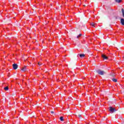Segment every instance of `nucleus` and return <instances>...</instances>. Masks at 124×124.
<instances>
[{"label": "nucleus", "instance_id": "39448f33", "mask_svg": "<svg viewBox=\"0 0 124 124\" xmlns=\"http://www.w3.org/2000/svg\"><path fill=\"white\" fill-rule=\"evenodd\" d=\"M121 23L122 25H123V26L124 25V18L121 19Z\"/></svg>", "mask_w": 124, "mask_h": 124}, {"label": "nucleus", "instance_id": "6e6552de", "mask_svg": "<svg viewBox=\"0 0 124 124\" xmlns=\"http://www.w3.org/2000/svg\"><path fill=\"white\" fill-rule=\"evenodd\" d=\"M116 2H118V3H120V2H122V0H115Z\"/></svg>", "mask_w": 124, "mask_h": 124}, {"label": "nucleus", "instance_id": "f3484780", "mask_svg": "<svg viewBox=\"0 0 124 124\" xmlns=\"http://www.w3.org/2000/svg\"><path fill=\"white\" fill-rule=\"evenodd\" d=\"M78 117H79V118H81V115H78Z\"/></svg>", "mask_w": 124, "mask_h": 124}, {"label": "nucleus", "instance_id": "f03ea898", "mask_svg": "<svg viewBox=\"0 0 124 124\" xmlns=\"http://www.w3.org/2000/svg\"><path fill=\"white\" fill-rule=\"evenodd\" d=\"M109 110L110 112H111V113H114V111H117V110H116L115 109V108H113L112 107H110L109 108Z\"/></svg>", "mask_w": 124, "mask_h": 124}, {"label": "nucleus", "instance_id": "dca6fc26", "mask_svg": "<svg viewBox=\"0 0 124 124\" xmlns=\"http://www.w3.org/2000/svg\"><path fill=\"white\" fill-rule=\"evenodd\" d=\"M51 114H54V111H51Z\"/></svg>", "mask_w": 124, "mask_h": 124}, {"label": "nucleus", "instance_id": "2eb2a0df", "mask_svg": "<svg viewBox=\"0 0 124 124\" xmlns=\"http://www.w3.org/2000/svg\"><path fill=\"white\" fill-rule=\"evenodd\" d=\"M38 65H41V64L39 62L38 63Z\"/></svg>", "mask_w": 124, "mask_h": 124}, {"label": "nucleus", "instance_id": "423d86ee", "mask_svg": "<svg viewBox=\"0 0 124 124\" xmlns=\"http://www.w3.org/2000/svg\"><path fill=\"white\" fill-rule=\"evenodd\" d=\"M27 69V67L24 66L23 68L21 69L22 71H26Z\"/></svg>", "mask_w": 124, "mask_h": 124}, {"label": "nucleus", "instance_id": "4468645a", "mask_svg": "<svg viewBox=\"0 0 124 124\" xmlns=\"http://www.w3.org/2000/svg\"><path fill=\"white\" fill-rule=\"evenodd\" d=\"M80 36H82V34H79L77 36V38H79V37H80Z\"/></svg>", "mask_w": 124, "mask_h": 124}, {"label": "nucleus", "instance_id": "9b49d317", "mask_svg": "<svg viewBox=\"0 0 124 124\" xmlns=\"http://www.w3.org/2000/svg\"><path fill=\"white\" fill-rule=\"evenodd\" d=\"M60 121H61V122H63V117H60Z\"/></svg>", "mask_w": 124, "mask_h": 124}, {"label": "nucleus", "instance_id": "7ed1b4c3", "mask_svg": "<svg viewBox=\"0 0 124 124\" xmlns=\"http://www.w3.org/2000/svg\"><path fill=\"white\" fill-rule=\"evenodd\" d=\"M102 58H103L104 60H108V57L106 56V55L104 54L102 55Z\"/></svg>", "mask_w": 124, "mask_h": 124}, {"label": "nucleus", "instance_id": "ddd939ff", "mask_svg": "<svg viewBox=\"0 0 124 124\" xmlns=\"http://www.w3.org/2000/svg\"><path fill=\"white\" fill-rule=\"evenodd\" d=\"M112 81H113V82H117V79H116V78H113Z\"/></svg>", "mask_w": 124, "mask_h": 124}, {"label": "nucleus", "instance_id": "20e7f679", "mask_svg": "<svg viewBox=\"0 0 124 124\" xmlns=\"http://www.w3.org/2000/svg\"><path fill=\"white\" fill-rule=\"evenodd\" d=\"M13 67L14 69H17V68H18V65L17 64H14L13 65Z\"/></svg>", "mask_w": 124, "mask_h": 124}, {"label": "nucleus", "instance_id": "1a4fd4ad", "mask_svg": "<svg viewBox=\"0 0 124 124\" xmlns=\"http://www.w3.org/2000/svg\"><path fill=\"white\" fill-rule=\"evenodd\" d=\"M79 57L80 58H84V57H85V54H80Z\"/></svg>", "mask_w": 124, "mask_h": 124}, {"label": "nucleus", "instance_id": "f8f14e48", "mask_svg": "<svg viewBox=\"0 0 124 124\" xmlns=\"http://www.w3.org/2000/svg\"><path fill=\"white\" fill-rule=\"evenodd\" d=\"M4 90H5V91H8V87H5L4 88Z\"/></svg>", "mask_w": 124, "mask_h": 124}, {"label": "nucleus", "instance_id": "f257e3e1", "mask_svg": "<svg viewBox=\"0 0 124 124\" xmlns=\"http://www.w3.org/2000/svg\"><path fill=\"white\" fill-rule=\"evenodd\" d=\"M98 74H99L100 75H104V74H105V72L100 70H98L97 71Z\"/></svg>", "mask_w": 124, "mask_h": 124}, {"label": "nucleus", "instance_id": "9d476101", "mask_svg": "<svg viewBox=\"0 0 124 124\" xmlns=\"http://www.w3.org/2000/svg\"><path fill=\"white\" fill-rule=\"evenodd\" d=\"M122 14H123V16L124 18V9H122Z\"/></svg>", "mask_w": 124, "mask_h": 124}, {"label": "nucleus", "instance_id": "0eeeda50", "mask_svg": "<svg viewBox=\"0 0 124 124\" xmlns=\"http://www.w3.org/2000/svg\"><path fill=\"white\" fill-rule=\"evenodd\" d=\"M91 25L93 27V28H95V23L92 22Z\"/></svg>", "mask_w": 124, "mask_h": 124}]
</instances>
